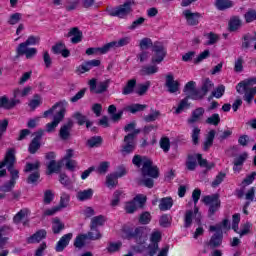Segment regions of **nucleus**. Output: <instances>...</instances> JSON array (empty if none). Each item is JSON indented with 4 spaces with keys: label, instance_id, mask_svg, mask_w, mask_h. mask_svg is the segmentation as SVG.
I'll list each match as a JSON object with an SVG mask.
<instances>
[{
    "label": "nucleus",
    "instance_id": "obj_1",
    "mask_svg": "<svg viewBox=\"0 0 256 256\" xmlns=\"http://www.w3.org/2000/svg\"><path fill=\"white\" fill-rule=\"evenodd\" d=\"M132 163L136 167H142V177L138 180L139 185L148 187V189L153 188V185H155L153 179L159 177V168L153 164V161L147 156L135 155L132 159Z\"/></svg>",
    "mask_w": 256,
    "mask_h": 256
},
{
    "label": "nucleus",
    "instance_id": "obj_54",
    "mask_svg": "<svg viewBox=\"0 0 256 256\" xmlns=\"http://www.w3.org/2000/svg\"><path fill=\"white\" fill-rule=\"evenodd\" d=\"M214 87V84L211 80L209 79H205L203 81V85L201 88L202 93H204V95H207V93H209V91H211Z\"/></svg>",
    "mask_w": 256,
    "mask_h": 256
},
{
    "label": "nucleus",
    "instance_id": "obj_34",
    "mask_svg": "<svg viewBox=\"0 0 256 256\" xmlns=\"http://www.w3.org/2000/svg\"><path fill=\"white\" fill-rule=\"evenodd\" d=\"M52 50L54 53L57 55H62V57H69V50L65 48V44L63 43H58L55 46L52 47Z\"/></svg>",
    "mask_w": 256,
    "mask_h": 256
},
{
    "label": "nucleus",
    "instance_id": "obj_43",
    "mask_svg": "<svg viewBox=\"0 0 256 256\" xmlns=\"http://www.w3.org/2000/svg\"><path fill=\"white\" fill-rule=\"evenodd\" d=\"M69 201H71V196H69V194L67 193H62L61 197H60V203L58 208L61 209H67V207H69Z\"/></svg>",
    "mask_w": 256,
    "mask_h": 256
},
{
    "label": "nucleus",
    "instance_id": "obj_44",
    "mask_svg": "<svg viewBox=\"0 0 256 256\" xmlns=\"http://www.w3.org/2000/svg\"><path fill=\"white\" fill-rule=\"evenodd\" d=\"M41 43V38L39 36H29L27 40L20 45H25V47L39 45Z\"/></svg>",
    "mask_w": 256,
    "mask_h": 256
},
{
    "label": "nucleus",
    "instance_id": "obj_32",
    "mask_svg": "<svg viewBox=\"0 0 256 256\" xmlns=\"http://www.w3.org/2000/svg\"><path fill=\"white\" fill-rule=\"evenodd\" d=\"M173 207V198L165 197L160 199L159 209L160 211H169Z\"/></svg>",
    "mask_w": 256,
    "mask_h": 256
},
{
    "label": "nucleus",
    "instance_id": "obj_19",
    "mask_svg": "<svg viewBox=\"0 0 256 256\" xmlns=\"http://www.w3.org/2000/svg\"><path fill=\"white\" fill-rule=\"evenodd\" d=\"M209 231H212V232L215 231L216 232L210 240V245L212 247H219V245H221V239H222L221 227H219V226H210Z\"/></svg>",
    "mask_w": 256,
    "mask_h": 256
},
{
    "label": "nucleus",
    "instance_id": "obj_50",
    "mask_svg": "<svg viewBox=\"0 0 256 256\" xmlns=\"http://www.w3.org/2000/svg\"><path fill=\"white\" fill-rule=\"evenodd\" d=\"M117 177L114 174H110L106 177V185L109 189H113L114 187H117Z\"/></svg>",
    "mask_w": 256,
    "mask_h": 256
},
{
    "label": "nucleus",
    "instance_id": "obj_49",
    "mask_svg": "<svg viewBox=\"0 0 256 256\" xmlns=\"http://www.w3.org/2000/svg\"><path fill=\"white\" fill-rule=\"evenodd\" d=\"M23 19V14L16 12L14 14H11L8 19V24L9 25H17L19 21Z\"/></svg>",
    "mask_w": 256,
    "mask_h": 256
},
{
    "label": "nucleus",
    "instance_id": "obj_5",
    "mask_svg": "<svg viewBox=\"0 0 256 256\" xmlns=\"http://www.w3.org/2000/svg\"><path fill=\"white\" fill-rule=\"evenodd\" d=\"M135 5V0H127L123 5H120L114 9L108 10V14L111 17H119L125 19L129 13H131L132 7Z\"/></svg>",
    "mask_w": 256,
    "mask_h": 256
},
{
    "label": "nucleus",
    "instance_id": "obj_22",
    "mask_svg": "<svg viewBox=\"0 0 256 256\" xmlns=\"http://www.w3.org/2000/svg\"><path fill=\"white\" fill-rule=\"evenodd\" d=\"M205 115V108L199 107L192 111L190 118L188 119L189 125H193V123H199L203 116Z\"/></svg>",
    "mask_w": 256,
    "mask_h": 256
},
{
    "label": "nucleus",
    "instance_id": "obj_29",
    "mask_svg": "<svg viewBox=\"0 0 256 256\" xmlns=\"http://www.w3.org/2000/svg\"><path fill=\"white\" fill-rule=\"evenodd\" d=\"M68 37H72L71 43H81V39H83V33L79 31V28H72L68 33Z\"/></svg>",
    "mask_w": 256,
    "mask_h": 256
},
{
    "label": "nucleus",
    "instance_id": "obj_3",
    "mask_svg": "<svg viewBox=\"0 0 256 256\" xmlns=\"http://www.w3.org/2000/svg\"><path fill=\"white\" fill-rule=\"evenodd\" d=\"M149 235V230L145 227H131L125 226L122 229L121 236L123 239H136L137 243H145Z\"/></svg>",
    "mask_w": 256,
    "mask_h": 256
},
{
    "label": "nucleus",
    "instance_id": "obj_13",
    "mask_svg": "<svg viewBox=\"0 0 256 256\" xmlns=\"http://www.w3.org/2000/svg\"><path fill=\"white\" fill-rule=\"evenodd\" d=\"M194 221L199 225L201 223V213H199V208H195L194 211L188 210L185 214V227H191Z\"/></svg>",
    "mask_w": 256,
    "mask_h": 256
},
{
    "label": "nucleus",
    "instance_id": "obj_31",
    "mask_svg": "<svg viewBox=\"0 0 256 256\" xmlns=\"http://www.w3.org/2000/svg\"><path fill=\"white\" fill-rule=\"evenodd\" d=\"M147 109V105L145 104H131L124 107V111H128V113H139V111H145Z\"/></svg>",
    "mask_w": 256,
    "mask_h": 256
},
{
    "label": "nucleus",
    "instance_id": "obj_63",
    "mask_svg": "<svg viewBox=\"0 0 256 256\" xmlns=\"http://www.w3.org/2000/svg\"><path fill=\"white\" fill-rule=\"evenodd\" d=\"M122 245L123 244L121 242H112L108 245L107 250L109 253H117V251L121 249Z\"/></svg>",
    "mask_w": 256,
    "mask_h": 256
},
{
    "label": "nucleus",
    "instance_id": "obj_47",
    "mask_svg": "<svg viewBox=\"0 0 256 256\" xmlns=\"http://www.w3.org/2000/svg\"><path fill=\"white\" fill-rule=\"evenodd\" d=\"M63 229H65V224H63V222H61V220H59L58 218H55L53 220V224H52L53 233H55V234L61 233V231H63Z\"/></svg>",
    "mask_w": 256,
    "mask_h": 256
},
{
    "label": "nucleus",
    "instance_id": "obj_25",
    "mask_svg": "<svg viewBox=\"0 0 256 256\" xmlns=\"http://www.w3.org/2000/svg\"><path fill=\"white\" fill-rule=\"evenodd\" d=\"M9 165H15V150L9 149L6 153L4 161L0 162V169L3 167H9Z\"/></svg>",
    "mask_w": 256,
    "mask_h": 256
},
{
    "label": "nucleus",
    "instance_id": "obj_57",
    "mask_svg": "<svg viewBox=\"0 0 256 256\" xmlns=\"http://www.w3.org/2000/svg\"><path fill=\"white\" fill-rule=\"evenodd\" d=\"M206 123L208 125L217 126L219 125V123H221V116H219V114H213L212 116L206 119Z\"/></svg>",
    "mask_w": 256,
    "mask_h": 256
},
{
    "label": "nucleus",
    "instance_id": "obj_30",
    "mask_svg": "<svg viewBox=\"0 0 256 256\" xmlns=\"http://www.w3.org/2000/svg\"><path fill=\"white\" fill-rule=\"evenodd\" d=\"M248 156L247 152H244L235 158L233 167L234 171H241V165L247 161Z\"/></svg>",
    "mask_w": 256,
    "mask_h": 256
},
{
    "label": "nucleus",
    "instance_id": "obj_45",
    "mask_svg": "<svg viewBox=\"0 0 256 256\" xmlns=\"http://www.w3.org/2000/svg\"><path fill=\"white\" fill-rule=\"evenodd\" d=\"M28 216H29V209L24 208V209L20 210V211L14 216V222H15V223H21V221H23V219H27Z\"/></svg>",
    "mask_w": 256,
    "mask_h": 256
},
{
    "label": "nucleus",
    "instance_id": "obj_14",
    "mask_svg": "<svg viewBox=\"0 0 256 256\" xmlns=\"http://www.w3.org/2000/svg\"><path fill=\"white\" fill-rule=\"evenodd\" d=\"M159 241H161V232L159 231H154L151 234L150 237V245L148 247L149 255L153 256L154 254L157 253V250L159 249Z\"/></svg>",
    "mask_w": 256,
    "mask_h": 256
},
{
    "label": "nucleus",
    "instance_id": "obj_15",
    "mask_svg": "<svg viewBox=\"0 0 256 256\" xmlns=\"http://www.w3.org/2000/svg\"><path fill=\"white\" fill-rule=\"evenodd\" d=\"M44 133L45 132L43 130H39L38 132L35 133V137L34 139H32L28 148L29 153H31L32 155L39 151L41 147V137H43Z\"/></svg>",
    "mask_w": 256,
    "mask_h": 256
},
{
    "label": "nucleus",
    "instance_id": "obj_16",
    "mask_svg": "<svg viewBox=\"0 0 256 256\" xmlns=\"http://www.w3.org/2000/svg\"><path fill=\"white\" fill-rule=\"evenodd\" d=\"M17 55H25L26 59H33L37 55V48H29L25 44H19L16 48Z\"/></svg>",
    "mask_w": 256,
    "mask_h": 256
},
{
    "label": "nucleus",
    "instance_id": "obj_6",
    "mask_svg": "<svg viewBox=\"0 0 256 256\" xmlns=\"http://www.w3.org/2000/svg\"><path fill=\"white\" fill-rule=\"evenodd\" d=\"M197 161L200 167H207V169H213V167H215L214 163L207 164V160L203 159L201 154H196L188 157L186 162L187 169L189 171H195V168L197 167Z\"/></svg>",
    "mask_w": 256,
    "mask_h": 256
},
{
    "label": "nucleus",
    "instance_id": "obj_36",
    "mask_svg": "<svg viewBox=\"0 0 256 256\" xmlns=\"http://www.w3.org/2000/svg\"><path fill=\"white\" fill-rule=\"evenodd\" d=\"M76 197L79 201H87L93 197V189L89 188L87 190L79 191Z\"/></svg>",
    "mask_w": 256,
    "mask_h": 256
},
{
    "label": "nucleus",
    "instance_id": "obj_62",
    "mask_svg": "<svg viewBox=\"0 0 256 256\" xmlns=\"http://www.w3.org/2000/svg\"><path fill=\"white\" fill-rule=\"evenodd\" d=\"M205 97V93L202 92V90H195L192 92V94L188 97V99H192L193 101H199Z\"/></svg>",
    "mask_w": 256,
    "mask_h": 256
},
{
    "label": "nucleus",
    "instance_id": "obj_23",
    "mask_svg": "<svg viewBox=\"0 0 256 256\" xmlns=\"http://www.w3.org/2000/svg\"><path fill=\"white\" fill-rule=\"evenodd\" d=\"M72 239H73V233H68L63 235L56 244V251L58 253H61V251H64L65 247L69 245Z\"/></svg>",
    "mask_w": 256,
    "mask_h": 256
},
{
    "label": "nucleus",
    "instance_id": "obj_40",
    "mask_svg": "<svg viewBox=\"0 0 256 256\" xmlns=\"http://www.w3.org/2000/svg\"><path fill=\"white\" fill-rule=\"evenodd\" d=\"M73 118L76 119L78 121V125H84V123H86V127L89 128L93 125L92 122L87 121V117L83 116L81 113L79 112H75L73 114Z\"/></svg>",
    "mask_w": 256,
    "mask_h": 256
},
{
    "label": "nucleus",
    "instance_id": "obj_12",
    "mask_svg": "<svg viewBox=\"0 0 256 256\" xmlns=\"http://www.w3.org/2000/svg\"><path fill=\"white\" fill-rule=\"evenodd\" d=\"M166 55L167 53L165 52V48L163 46H154L152 50L151 63H153V65H159L160 63H163Z\"/></svg>",
    "mask_w": 256,
    "mask_h": 256
},
{
    "label": "nucleus",
    "instance_id": "obj_4",
    "mask_svg": "<svg viewBox=\"0 0 256 256\" xmlns=\"http://www.w3.org/2000/svg\"><path fill=\"white\" fill-rule=\"evenodd\" d=\"M255 85V78L244 80L236 86L237 93H239L240 95H243L244 93V101H246L247 103H251L256 95Z\"/></svg>",
    "mask_w": 256,
    "mask_h": 256
},
{
    "label": "nucleus",
    "instance_id": "obj_7",
    "mask_svg": "<svg viewBox=\"0 0 256 256\" xmlns=\"http://www.w3.org/2000/svg\"><path fill=\"white\" fill-rule=\"evenodd\" d=\"M203 203L209 207L208 215L209 217L215 215L221 207V200H219L218 194L208 195L203 198Z\"/></svg>",
    "mask_w": 256,
    "mask_h": 256
},
{
    "label": "nucleus",
    "instance_id": "obj_48",
    "mask_svg": "<svg viewBox=\"0 0 256 256\" xmlns=\"http://www.w3.org/2000/svg\"><path fill=\"white\" fill-rule=\"evenodd\" d=\"M196 83L193 81L188 82L185 85L184 93L186 95V98L189 99V97L193 94V92L196 90Z\"/></svg>",
    "mask_w": 256,
    "mask_h": 256
},
{
    "label": "nucleus",
    "instance_id": "obj_59",
    "mask_svg": "<svg viewBox=\"0 0 256 256\" xmlns=\"http://www.w3.org/2000/svg\"><path fill=\"white\" fill-rule=\"evenodd\" d=\"M225 180V173L220 172L211 183V187H219L221 183Z\"/></svg>",
    "mask_w": 256,
    "mask_h": 256
},
{
    "label": "nucleus",
    "instance_id": "obj_46",
    "mask_svg": "<svg viewBox=\"0 0 256 256\" xmlns=\"http://www.w3.org/2000/svg\"><path fill=\"white\" fill-rule=\"evenodd\" d=\"M216 7L220 11H224V9H229L233 7V2H231V0H217Z\"/></svg>",
    "mask_w": 256,
    "mask_h": 256
},
{
    "label": "nucleus",
    "instance_id": "obj_10",
    "mask_svg": "<svg viewBox=\"0 0 256 256\" xmlns=\"http://www.w3.org/2000/svg\"><path fill=\"white\" fill-rule=\"evenodd\" d=\"M39 167H41L39 161L26 164V173H31L28 177V183H37L39 181Z\"/></svg>",
    "mask_w": 256,
    "mask_h": 256
},
{
    "label": "nucleus",
    "instance_id": "obj_51",
    "mask_svg": "<svg viewBox=\"0 0 256 256\" xmlns=\"http://www.w3.org/2000/svg\"><path fill=\"white\" fill-rule=\"evenodd\" d=\"M149 87H151V82L149 81L144 84H139L136 88V93L138 95H145L149 90Z\"/></svg>",
    "mask_w": 256,
    "mask_h": 256
},
{
    "label": "nucleus",
    "instance_id": "obj_52",
    "mask_svg": "<svg viewBox=\"0 0 256 256\" xmlns=\"http://www.w3.org/2000/svg\"><path fill=\"white\" fill-rule=\"evenodd\" d=\"M160 147L164 153H169V149H171V141L167 137H163L160 140Z\"/></svg>",
    "mask_w": 256,
    "mask_h": 256
},
{
    "label": "nucleus",
    "instance_id": "obj_2",
    "mask_svg": "<svg viewBox=\"0 0 256 256\" xmlns=\"http://www.w3.org/2000/svg\"><path fill=\"white\" fill-rule=\"evenodd\" d=\"M53 113H55L53 121L46 124L47 133H54L55 129L59 127V123L65 118L67 109H65L62 103L55 104L51 109L44 112V117H49Z\"/></svg>",
    "mask_w": 256,
    "mask_h": 256
},
{
    "label": "nucleus",
    "instance_id": "obj_28",
    "mask_svg": "<svg viewBox=\"0 0 256 256\" xmlns=\"http://www.w3.org/2000/svg\"><path fill=\"white\" fill-rule=\"evenodd\" d=\"M31 86H27L23 89L21 88H15L13 90V99H21L23 97H27L31 93Z\"/></svg>",
    "mask_w": 256,
    "mask_h": 256
},
{
    "label": "nucleus",
    "instance_id": "obj_42",
    "mask_svg": "<svg viewBox=\"0 0 256 256\" xmlns=\"http://www.w3.org/2000/svg\"><path fill=\"white\" fill-rule=\"evenodd\" d=\"M135 85H137V80L135 79L129 80L122 91L123 95H131V93H133L135 89Z\"/></svg>",
    "mask_w": 256,
    "mask_h": 256
},
{
    "label": "nucleus",
    "instance_id": "obj_24",
    "mask_svg": "<svg viewBox=\"0 0 256 256\" xmlns=\"http://www.w3.org/2000/svg\"><path fill=\"white\" fill-rule=\"evenodd\" d=\"M71 129H73V121L69 120L66 124L61 126L60 128V138L63 139V141H67L71 137Z\"/></svg>",
    "mask_w": 256,
    "mask_h": 256
},
{
    "label": "nucleus",
    "instance_id": "obj_56",
    "mask_svg": "<svg viewBox=\"0 0 256 256\" xmlns=\"http://www.w3.org/2000/svg\"><path fill=\"white\" fill-rule=\"evenodd\" d=\"M88 239H91L92 241H97V239H101V232L97 228H92L91 231L86 234Z\"/></svg>",
    "mask_w": 256,
    "mask_h": 256
},
{
    "label": "nucleus",
    "instance_id": "obj_18",
    "mask_svg": "<svg viewBox=\"0 0 256 256\" xmlns=\"http://www.w3.org/2000/svg\"><path fill=\"white\" fill-rule=\"evenodd\" d=\"M182 15L185 17L188 25H199L201 14L198 12H192L191 10L187 9L183 11Z\"/></svg>",
    "mask_w": 256,
    "mask_h": 256
},
{
    "label": "nucleus",
    "instance_id": "obj_27",
    "mask_svg": "<svg viewBox=\"0 0 256 256\" xmlns=\"http://www.w3.org/2000/svg\"><path fill=\"white\" fill-rule=\"evenodd\" d=\"M121 199H125V192H123V190H116L110 201L111 207H117L121 202Z\"/></svg>",
    "mask_w": 256,
    "mask_h": 256
},
{
    "label": "nucleus",
    "instance_id": "obj_17",
    "mask_svg": "<svg viewBox=\"0 0 256 256\" xmlns=\"http://www.w3.org/2000/svg\"><path fill=\"white\" fill-rule=\"evenodd\" d=\"M133 151H135V138H133V134H128L124 137L122 153L123 155H129V153H133Z\"/></svg>",
    "mask_w": 256,
    "mask_h": 256
},
{
    "label": "nucleus",
    "instance_id": "obj_64",
    "mask_svg": "<svg viewBox=\"0 0 256 256\" xmlns=\"http://www.w3.org/2000/svg\"><path fill=\"white\" fill-rule=\"evenodd\" d=\"M213 97L216 99H221L223 95H225V87L223 85L218 86L213 92H212Z\"/></svg>",
    "mask_w": 256,
    "mask_h": 256
},
{
    "label": "nucleus",
    "instance_id": "obj_58",
    "mask_svg": "<svg viewBox=\"0 0 256 256\" xmlns=\"http://www.w3.org/2000/svg\"><path fill=\"white\" fill-rule=\"evenodd\" d=\"M102 139L99 136H94L87 141L88 147H99L102 143Z\"/></svg>",
    "mask_w": 256,
    "mask_h": 256
},
{
    "label": "nucleus",
    "instance_id": "obj_21",
    "mask_svg": "<svg viewBox=\"0 0 256 256\" xmlns=\"http://www.w3.org/2000/svg\"><path fill=\"white\" fill-rule=\"evenodd\" d=\"M17 105H21L20 99H14L11 100L7 99V96H3L0 98V107L3 109H13V107H17Z\"/></svg>",
    "mask_w": 256,
    "mask_h": 256
},
{
    "label": "nucleus",
    "instance_id": "obj_37",
    "mask_svg": "<svg viewBox=\"0 0 256 256\" xmlns=\"http://www.w3.org/2000/svg\"><path fill=\"white\" fill-rule=\"evenodd\" d=\"M46 235H47V232H45V230H40L36 232L33 236L28 238V243H39V241H42V239H45Z\"/></svg>",
    "mask_w": 256,
    "mask_h": 256
},
{
    "label": "nucleus",
    "instance_id": "obj_60",
    "mask_svg": "<svg viewBox=\"0 0 256 256\" xmlns=\"http://www.w3.org/2000/svg\"><path fill=\"white\" fill-rule=\"evenodd\" d=\"M110 165H111V163H109V162H101L96 169L97 173H100V175H105V173H107V171H109Z\"/></svg>",
    "mask_w": 256,
    "mask_h": 256
},
{
    "label": "nucleus",
    "instance_id": "obj_8",
    "mask_svg": "<svg viewBox=\"0 0 256 256\" xmlns=\"http://www.w3.org/2000/svg\"><path fill=\"white\" fill-rule=\"evenodd\" d=\"M130 43H131V36H125V37L119 38L116 41H112L102 46V53H109L111 49H120V47H127V45H129Z\"/></svg>",
    "mask_w": 256,
    "mask_h": 256
},
{
    "label": "nucleus",
    "instance_id": "obj_39",
    "mask_svg": "<svg viewBox=\"0 0 256 256\" xmlns=\"http://www.w3.org/2000/svg\"><path fill=\"white\" fill-rule=\"evenodd\" d=\"M87 239H89L87 234L78 235L74 240V247H76L77 249L83 248L85 246V241H87Z\"/></svg>",
    "mask_w": 256,
    "mask_h": 256
},
{
    "label": "nucleus",
    "instance_id": "obj_55",
    "mask_svg": "<svg viewBox=\"0 0 256 256\" xmlns=\"http://www.w3.org/2000/svg\"><path fill=\"white\" fill-rule=\"evenodd\" d=\"M241 27V20L238 17L231 18L229 22L230 31H237Z\"/></svg>",
    "mask_w": 256,
    "mask_h": 256
},
{
    "label": "nucleus",
    "instance_id": "obj_35",
    "mask_svg": "<svg viewBox=\"0 0 256 256\" xmlns=\"http://www.w3.org/2000/svg\"><path fill=\"white\" fill-rule=\"evenodd\" d=\"M61 171V162H56L55 160H51L47 164V173L51 175V173H59Z\"/></svg>",
    "mask_w": 256,
    "mask_h": 256
},
{
    "label": "nucleus",
    "instance_id": "obj_61",
    "mask_svg": "<svg viewBox=\"0 0 256 256\" xmlns=\"http://www.w3.org/2000/svg\"><path fill=\"white\" fill-rule=\"evenodd\" d=\"M210 55H211V52L209 50H204L194 59V63L197 65L202 61H205V59H207V57H209Z\"/></svg>",
    "mask_w": 256,
    "mask_h": 256
},
{
    "label": "nucleus",
    "instance_id": "obj_41",
    "mask_svg": "<svg viewBox=\"0 0 256 256\" xmlns=\"http://www.w3.org/2000/svg\"><path fill=\"white\" fill-rule=\"evenodd\" d=\"M105 224V217L104 216H95L91 219L90 227L92 229H97V227H101Z\"/></svg>",
    "mask_w": 256,
    "mask_h": 256
},
{
    "label": "nucleus",
    "instance_id": "obj_33",
    "mask_svg": "<svg viewBox=\"0 0 256 256\" xmlns=\"http://www.w3.org/2000/svg\"><path fill=\"white\" fill-rule=\"evenodd\" d=\"M191 107V104L189 103V98L182 99L177 107H174L176 115H180V113H183L186 109H189Z\"/></svg>",
    "mask_w": 256,
    "mask_h": 256
},
{
    "label": "nucleus",
    "instance_id": "obj_53",
    "mask_svg": "<svg viewBox=\"0 0 256 256\" xmlns=\"http://www.w3.org/2000/svg\"><path fill=\"white\" fill-rule=\"evenodd\" d=\"M135 122L129 123L125 126L124 130L126 133H129V135H133V139H135V135H139L140 131L135 129Z\"/></svg>",
    "mask_w": 256,
    "mask_h": 256
},
{
    "label": "nucleus",
    "instance_id": "obj_20",
    "mask_svg": "<svg viewBox=\"0 0 256 256\" xmlns=\"http://www.w3.org/2000/svg\"><path fill=\"white\" fill-rule=\"evenodd\" d=\"M166 87L169 93H177L179 91V81L175 80L173 74L166 75Z\"/></svg>",
    "mask_w": 256,
    "mask_h": 256
},
{
    "label": "nucleus",
    "instance_id": "obj_38",
    "mask_svg": "<svg viewBox=\"0 0 256 256\" xmlns=\"http://www.w3.org/2000/svg\"><path fill=\"white\" fill-rule=\"evenodd\" d=\"M159 67L157 65H149V66H144L141 70L140 73L141 75H155V73H158Z\"/></svg>",
    "mask_w": 256,
    "mask_h": 256
},
{
    "label": "nucleus",
    "instance_id": "obj_26",
    "mask_svg": "<svg viewBox=\"0 0 256 256\" xmlns=\"http://www.w3.org/2000/svg\"><path fill=\"white\" fill-rule=\"evenodd\" d=\"M242 47L244 49H251V47H253V49L256 51V33L254 36L251 34L244 36Z\"/></svg>",
    "mask_w": 256,
    "mask_h": 256
},
{
    "label": "nucleus",
    "instance_id": "obj_9",
    "mask_svg": "<svg viewBox=\"0 0 256 256\" xmlns=\"http://www.w3.org/2000/svg\"><path fill=\"white\" fill-rule=\"evenodd\" d=\"M8 171L10 172L11 178L5 185L0 187V191L4 193L12 191L13 187H15V183H17V179H19V170L13 168V165H8Z\"/></svg>",
    "mask_w": 256,
    "mask_h": 256
},
{
    "label": "nucleus",
    "instance_id": "obj_11",
    "mask_svg": "<svg viewBox=\"0 0 256 256\" xmlns=\"http://www.w3.org/2000/svg\"><path fill=\"white\" fill-rule=\"evenodd\" d=\"M89 87L91 93H105V91H107L109 88V80L97 82V79L93 78L89 81Z\"/></svg>",
    "mask_w": 256,
    "mask_h": 256
}]
</instances>
